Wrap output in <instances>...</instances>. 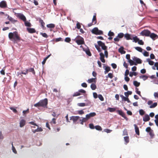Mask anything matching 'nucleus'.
Returning <instances> with one entry per match:
<instances>
[{
  "mask_svg": "<svg viewBox=\"0 0 158 158\" xmlns=\"http://www.w3.org/2000/svg\"><path fill=\"white\" fill-rule=\"evenodd\" d=\"M9 39L13 41L14 43H17V41L20 40V38L18 32L15 31L13 32H10L8 35Z\"/></svg>",
  "mask_w": 158,
  "mask_h": 158,
  "instance_id": "nucleus-1",
  "label": "nucleus"
},
{
  "mask_svg": "<svg viewBox=\"0 0 158 158\" xmlns=\"http://www.w3.org/2000/svg\"><path fill=\"white\" fill-rule=\"evenodd\" d=\"M48 104V99L47 98H45L40 100L38 103L35 104L34 106L36 107H42L44 108L47 107Z\"/></svg>",
  "mask_w": 158,
  "mask_h": 158,
  "instance_id": "nucleus-2",
  "label": "nucleus"
},
{
  "mask_svg": "<svg viewBox=\"0 0 158 158\" xmlns=\"http://www.w3.org/2000/svg\"><path fill=\"white\" fill-rule=\"evenodd\" d=\"M100 56V59L101 61L103 63H105V60L104 59L105 56L107 58L108 57V52L106 50L104 51V55L102 52H100L99 54Z\"/></svg>",
  "mask_w": 158,
  "mask_h": 158,
  "instance_id": "nucleus-3",
  "label": "nucleus"
},
{
  "mask_svg": "<svg viewBox=\"0 0 158 158\" xmlns=\"http://www.w3.org/2000/svg\"><path fill=\"white\" fill-rule=\"evenodd\" d=\"M150 33L151 32L149 30H144L140 33V35L143 36H149Z\"/></svg>",
  "mask_w": 158,
  "mask_h": 158,
  "instance_id": "nucleus-4",
  "label": "nucleus"
},
{
  "mask_svg": "<svg viewBox=\"0 0 158 158\" xmlns=\"http://www.w3.org/2000/svg\"><path fill=\"white\" fill-rule=\"evenodd\" d=\"M92 33L96 35H102L103 34L102 31L99 30L97 27L94 28L92 31Z\"/></svg>",
  "mask_w": 158,
  "mask_h": 158,
  "instance_id": "nucleus-5",
  "label": "nucleus"
},
{
  "mask_svg": "<svg viewBox=\"0 0 158 158\" xmlns=\"http://www.w3.org/2000/svg\"><path fill=\"white\" fill-rule=\"evenodd\" d=\"M15 15L18 18H19L23 21H25L26 20L25 17L23 14L20 13H15Z\"/></svg>",
  "mask_w": 158,
  "mask_h": 158,
  "instance_id": "nucleus-6",
  "label": "nucleus"
},
{
  "mask_svg": "<svg viewBox=\"0 0 158 158\" xmlns=\"http://www.w3.org/2000/svg\"><path fill=\"white\" fill-rule=\"evenodd\" d=\"M153 101L152 100H149L147 104L148 105H149V107L150 108H154L156 107L157 105V102H154L153 104Z\"/></svg>",
  "mask_w": 158,
  "mask_h": 158,
  "instance_id": "nucleus-7",
  "label": "nucleus"
},
{
  "mask_svg": "<svg viewBox=\"0 0 158 158\" xmlns=\"http://www.w3.org/2000/svg\"><path fill=\"white\" fill-rule=\"evenodd\" d=\"M98 45L99 47H101L102 49L104 51L106 50L107 47L105 46L104 43L102 42L101 41H98L97 42Z\"/></svg>",
  "mask_w": 158,
  "mask_h": 158,
  "instance_id": "nucleus-8",
  "label": "nucleus"
},
{
  "mask_svg": "<svg viewBox=\"0 0 158 158\" xmlns=\"http://www.w3.org/2000/svg\"><path fill=\"white\" fill-rule=\"evenodd\" d=\"M116 112L118 113L121 116L123 117L127 121L128 120V118L126 116L125 114L121 110H117Z\"/></svg>",
  "mask_w": 158,
  "mask_h": 158,
  "instance_id": "nucleus-9",
  "label": "nucleus"
},
{
  "mask_svg": "<svg viewBox=\"0 0 158 158\" xmlns=\"http://www.w3.org/2000/svg\"><path fill=\"white\" fill-rule=\"evenodd\" d=\"M75 41L78 45L82 44L84 43V39L82 37H81L79 39L75 40Z\"/></svg>",
  "mask_w": 158,
  "mask_h": 158,
  "instance_id": "nucleus-10",
  "label": "nucleus"
},
{
  "mask_svg": "<svg viewBox=\"0 0 158 158\" xmlns=\"http://www.w3.org/2000/svg\"><path fill=\"white\" fill-rule=\"evenodd\" d=\"M7 5L6 2L5 1H2L0 2V7L1 8L7 7Z\"/></svg>",
  "mask_w": 158,
  "mask_h": 158,
  "instance_id": "nucleus-11",
  "label": "nucleus"
},
{
  "mask_svg": "<svg viewBox=\"0 0 158 158\" xmlns=\"http://www.w3.org/2000/svg\"><path fill=\"white\" fill-rule=\"evenodd\" d=\"M132 59L133 61L136 62V64H141L142 63V60L141 59L136 57L134 56L132 57Z\"/></svg>",
  "mask_w": 158,
  "mask_h": 158,
  "instance_id": "nucleus-12",
  "label": "nucleus"
},
{
  "mask_svg": "<svg viewBox=\"0 0 158 158\" xmlns=\"http://www.w3.org/2000/svg\"><path fill=\"white\" fill-rule=\"evenodd\" d=\"M80 118L79 116H72L70 117V120H72L73 123L76 122Z\"/></svg>",
  "mask_w": 158,
  "mask_h": 158,
  "instance_id": "nucleus-13",
  "label": "nucleus"
},
{
  "mask_svg": "<svg viewBox=\"0 0 158 158\" xmlns=\"http://www.w3.org/2000/svg\"><path fill=\"white\" fill-rule=\"evenodd\" d=\"M96 115V113L95 112L90 113L89 114H87L86 115L87 118L89 119L90 118L93 117Z\"/></svg>",
  "mask_w": 158,
  "mask_h": 158,
  "instance_id": "nucleus-14",
  "label": "nucleus"
},
{
  "mask_svg": "<svg viewBox=\"0 0 158 158\" xmlns=\"http://www.w3.org/2000/svg\"><path fill=\"white\" fill-rule=\"evenodd\" d=\"M149 36L153 40H154L156 38H158V35L154 33H150Z\"/></svg>",
  "mask_w": 158,
  "mask_h": 158,
  "instance_id": "nucleus-15",
  "label": "nucleus"
},
{
  "mask_svg": "<svg viewBox=\"0 0 158 158\" xmlns=\"http://www.w3.org/2000/svg\"><path fill=\"white\" fill-rule=\"evenodd\" d=\"M132 35L128 33H127L124 35V37L127 40H132Z\"/></svg>",
  "mask_w": 158,
  "mask_h": 158,
  "instance_id": "nucleus-16",
  "label": "nucleus"
},
{
  "mask_svg": "<svg viewBox=\"0 0 158 158\" xmlns=\"http://www.w3.org/2000/svg\"><path fill=\"white\" fill-rule=\"evenodd\" d=\"M120 97L123 100H124L125 101H127L128 103L130 102V101L128 98V97H125L123 95H120Z\"/></svg>",
  "mask_w": 158,
  "mask_h": 158,
  "instance_id": "nucleus-17",
  "label": "nucleus"
},
{
  "mask_svg": "<svg viewBox=\"0 0 158 158\" xmlns=\"http://www.w3.org/2000/svg\"><path fill=\"white\" fill-rule=\"evenodd\" d=\"M150 119V118L149 116L147 114H146L143 118V120L144 122H147Z\"/></svg>",
  "mask_w": 158,
  "mask_h": 158,
  "instance_id": "nucleus-18",
  "label": "nucleus"
},
{
  "mask_svg": "<svg viewBox=\"0 0 158 158\" xmlns=\"http://www.w3.org/2000/svg\"><path fill=\"white\" fill-rule=\"evenodd\" d=\"M37 127H38L36 129H35V130H32V132L33 133H35V132H41V131H42L43 129L41 127H38V126Z\"/></svg>",
  "mask_w": 158,
  "mask_h": 158,
  "instance_id": "nucleus-19",
  "label": "nucleus"
},
{
  "mask_svg": "<svg viewBox=\"0 0 158 158\" xmlns=\"http://www.w3.org/2000/svg\"><path fill=\"white\" fill-rule=\"evenodd\" d=\"M26 121L22 119L19 123V126L21 127H23L25 124Z\"/></svg>",
  "mask_w": 158,
  "mask_h": 158,
  "instance_id": "nucleus-20",
  "label": "nucleus"
},
{
  "mask_svg": "<svg viewBox=\"0 0 158 158\" xmlns=\"http://www.w3.org/2000/svg\"><path fill=\"white\" fill-rule=\"evenodd\" d=\"M27 29L29 33H33L35 32V30L34 28H27Z\"/></svg>",
  "mask_w": 158,
  "mask_h": 158,
  "instance_id": "nucleus-21",
  "label": "nucleus"
},
{
  "mask_svg": "<svg viewBox=\"0 0 158 158\" xmlns=\"http://www.w3.org/2000/svg\"><path fill=\"white\" fill-rule=\"evenodd\" d=\"M134 126L135 127V132L136 134L137 135H139V128L137 127V126L135 124H134Z\"/></svg>",
  "mask_w": 158,
  "mask_h": 158,
  "instance_id": "nucleus-22",
  "label": "nucleus"
},
{
  "mask_svg": "<svg viewBox=\"0 0 158 158\" xmlns=\"http://www.w3.org/2000/svg\"><path fill=\"white\" fill-rule=\"evenodd\" d=\"M7 19H8L10 21H11L13 23H15V22L17 21V20L13 19L11 17L8 15L7 17Z\"/></svg>",
  "mask_w": 158,
  "mask_h": 158,
  "instance_id": "nucleus-23",
  "label": "nucleus"
},
{
  "mask_svg": "<svg viewBox=\"0 0 158 158\" xmlns=\"http://www.w3.org/2000/svg\"><path fill=\"white\" fill-rule=\"evenodd\" d=\"M124 48L123 47H121L118 49V52L121 54H124L126 53V52L124 50Z\"/></svg>",
  "mask_w": 158,
  "mask_h": 158,
  "instance_id": "nucleus-24",
  "label": "nucleus"
},
{
  "mask_svg": "<svg viewBox=\"0 0 158 158\" xmlns=\"http://www.w3.org/2000/svg\"><path fill=\"white\" fill-rule=\"evenodd\" d=\"M146 61L148 62L149 64L150 65H152L154 64V62L153 61L151 60L149 58L147 59Z\"/></svg>",
  "mask_w": 158,
  "mask_h": 158,
  "instance_id": "nucleus-25",
  "label": "nucleus"
},
{
  "mask_svg": "<svg viewBox=\"0 0 158 158\" xmlns=\"http://www.w3.org/2000/svg\"><path fill=\"white\" fill-rule=\"evenodd\" d=\"M95 79L96 78H92L91 79H88L87 81L89 83H91L93 82H95L96 81H95Z\"/></svg>",
  "mask_w": 158,
  "mask_h": 158,
  "instance_id": "nucleus-26",
  "label": "nucleus"
},
{
  "mask_svg": "<svg viewBox=\"0 0 158 158\" xmlns=\"http://www.w3.org/2000/svg\"><path fill=\"white\" fill-rule=\"evenodd\" d=\"M132 39H133V42H134L135 43L137 42L139 40V39L137 37V36H135L134 37H132Z\"/></svg>",
  "mask_w": 158,
  "mask_h": 158,
  "instance_id": "nucleus-27",
  "label": "nucleus"
},
{
  "mask_svg": "<svg viewBox=\"0 0 158 158\" xmlns=\"http://www.w3.org/2000/svg\"><path fill=\"white\" fill-rule=\"evenodd\" d=\"M51 54H50L49 55H48L47 57H45L44 59V60L42 62V63L43 65H44L45 64V63L46 62V61L47 59L50 56Z\"/></svg>",
  "mask_w": 158,
  "mask_h": 158,
  "instance_id": "nucleus-28",
  "label": "nucleus"
},
{
  "mask_svg": "<svg viewBox=\"0 0 158 158\" xmlns=\"http://www.w3.org/2000/svg\"><path fill=\"white\" fill-rule=\"evenodd\" d=\"M47 27L49 28H53L55 27V25L53 23H50L47 25Z\"/></svg>",
  "mask_w": 158,
  "mask_h": 158,
  "instance_id": "nucleus-29",
  "label": "nucleus"
},
{
  "mask_svg": "<svg viewBox=\"0 0 158 158\" xmlns=\"http://www.w3.org/2000/svg\"><path fill=\"white\" fill-rule=\"evenodd\" d=\"M132 92L131 91H128L127 92L124 93V95L126 97H128L129 95L132 94Z\"/></svg>",
  "mask_w": 158,
  "mask_h": 158,
  "instance_id": "nucleus-30",
  "label": "nucleus"
},
{
  "mask_svg": "<svg viewBox=\"0 0 158 158\" xmlns=\"http://www.w3.org/2000/svg\"><path fill=\"white\" fill-rule=\"evenodd\" d=\"M92 22H94V24H95L97 23V20L96 19V14L94 13V15L93 16L92 19Z\"/></svg>",
  "mask_w": 158,
  "mask_h": 158,
  "instance_id": "nucleus-31",
  "label": "nucleus"
},
{
  "mask_svg": "<svg viewBox=\"0 0 158 158\" xmlns=\"http://www.w3.org/2000/svg\"><path fill=\"white\" fill-rule=\"evenodd\" d=\"M135 49L138 51L142 52L143 51V49L140 47H135Z\"/></svg>",
  "mask_w": 158,
  "mask_h": 158,
  "instance_id": "nucleus-32",
  "label": "nucleus"
},
{
  "mask_svg": "<svg viewBox=\"0 0 158 158\" xmlns=\"http://www.w3.org/2000/svg\"><path fill=\"white\" fill-rule=\"evenodd\" d=\"M28 72H31L34 74H35V73L34 69L33 68H31L30 69H27Z\"/></svg>",
  "mask_w": 158,
  "mask_h": 158,
  "instance_id": "nucleus-33",
  "label": "nucleus"
},
{
  "mask_svg": "<svg viewBox=\"0 0 158 158\" xmlns=\"http://www.w3.org/2000/svg\"><path fill=\"white\" fill-rule=\"evenodd\" d=\"M39 22L40 23V24H41L42 28H44V27L45 23L43 21V20L41 19H39Z\"/></svg>",
  "mask_w": 158,
  "mask_h": 158,
  "instance_id": "nucleus-34",
  "label": "nucleus"
},
{
  "mask_svg": "<svg viewBox=\"0 0 158 158\" xmlns=\"http://www.w3.org/2000/svg\"><path fill=\"white\" fill-rule=\"evenodd\" d=\"M107 110L109 111L110 112H114L116 110V109L114 108L109 107Z\"/></svg>",
  "mask_w": 158,
  "mask_h": 158,
  "instance_id": "nucleus-35",
  "label": "nucleus"
},
{
  "mask_svg": "<svg viewBox=\"0 0 158 158\" xmlns=\"http://www.w3.org/2000/svg\"><path fill=\"white\" fill-rule=\"evenodd\" d=\"M156 119L155 120V122L156 125L158 126V114L155 116Z\"/></svg>",
  "mask_w": 158,
  "mask_h": 158,
  "instance_id": "nucleus-36",
  "label": "nucleus"
},
{
  "mask_svg": "<svg viewBox=\"0 0 158 158\" xmlns=\"http://www.w3.org/2000/svg\"><path fill=\"white\" fill-rule=\"evenodd\" d=\"M139 78H140L143 79V81H145L148 79V76H147L146 75H143L140 76Z\"/></svg>",
  "mask_w": 158,
  "mask_h": 158,
  "instance_id": "nucleus-37",
  "label": "nucleus"
},
{
  "mask_svg": "<svg viewBox=\"0 0 158 158\" xmlns=\"http://www.w3.org/2000/svg\"><path fill=\"white\" fill-rule=\"evenodd\" d=\"M124 141L126 143V144H127L129 142V138L128 136H126L124 137Z\"/></svg>",
  "mask_w": 158,
  "mask_h": 158,
  "instance_id": "nucleus-38",
  "label": "nucleus"
},
{
  "mask_svg": "<svg viewBox=\"0 0 158 158\" xmlns=\"http://www.w3.org/2000/svg\"><path fill=\"white\" fill-rule=\"evenodd\" d=\"M24 22L25 25V26L28 27H30L31 26V24L30 22L26 21V20Z\"/></svg>",
  "mask_w": 158,
  "mask_h": 158,
  "instance_id": "nucleus-39",
  "label": "nucleus"
},
{
  "mask_svg": "<svg viewBox=\"0 0 158 158\" xmlns=\"http://www.w3.org/2000/svg\"><path fill=\"white\" fill-rule=\"evenodd\" d=\"M90 87L92 90H94L96 88V86L94 84L92 83Z\"/></svg>",
  "mask_w": 158,
  "mask_h": 158,
  "instance_id": "nucleus-40",
  "label": "nucleus"
},
{
  "mask_svg": "<svg viewBox=\"0 0 158 158\" xmlns=\"http://www.w3.org/2000/svg\"><path fill=\"white\" fill-rule=\"evenodd\" d=\"M128 62L130 63V65L131 66L133 65L134 64L135 65H136V64L135 63L133 60H128Z\"/></svg>",
  "mask_w": 158,
  "mask_h": 158,
  "instance_id": "nucleus-41",
  "label": "nucleus"
},
{
  "mask_svg": "<svg viewBox=\"0 0 158 158\" xmlns=\"http://www.w3.org/2000/svg\"><path fill=\"white\" fill-rule=\"evenodd\" d=\"M140 84L139 82L137 81H134L133 82V85L136 87H138L139 85Z\"/></svg>",
  "mask_w": 158,
  "mask_h": 158,
  "instance_id": "nucleus-42",
  "label": "nucleus"
},
{
  "mask_svg": "<svg viewBox=\"0 0 158 158\" xmlns=\"http://www.w3.org/2000/svg\"><path fill=\"white\" fill-rule=\"evenodd\" d=\"M139 114L140 115L142 116L145 113V112L143 109H140L139 110Z\"/></svg>",
  "mask_w": 158,
  "mask_h": 158,
  "instance_id": "nucleus-43",
  "label": "nucleus"
},
{
  "mask_svg": "<svg viewBox=\"0 0 158 158\" xmlns=\"http://www.w3.org/2000/svg\"><path fill=\"white\" fill-rule=\"evenodd\" d=\"M95 128L98 131H101L102 130V127L99 125H97L95 127Z\"/></svg>",
  "mask_w": 158,
  "mask_h": 158,
  "instance_id": "nucleus-44",
  "label": "nucleus"
},
{
  "mask_svg": "<svg viewBox=\"0 0 158 158\" xmlns=\"http://www.w3.org/2000/svg\"><path fill=\"white\" fill-rule=\"evenodd\" d=\"M105 71L104 72L106 74L110 70V68L109 67H106L105 68Z\"/></svg>",
  "mask_w": 158,
  "mask_h": 158,
  "instance_id": "nucleus-45",
  "label": "nucleus"
},
{
  "mask_svg": "<svg viewBox=\"0 0 158 158\" xmlns=\"http://www.w3.org/2000/svg\"><path fill=\"white\" fill-rule=\"evenodd\" d=\"M124 35V34L123 33H118V35L117 36L118 37V38H119H119H122L123 37V36Z\"/></svg>",
  "mask_w": 158,
  "mask_h": 158,
  "instance_id": "nucleus-46",
  "label": "nucleus"
},
{
  "mask_svg": "<svg viewBox=\"0 0 158 158\" xmlns=\"http://www.w3.org/2000/svg\"><path fill=\"white\" fill-rule=\"evenodd\" d=\"M95 48L97 49L98 50V52H100L101 51V49L100 48V47L98 45H97V44H95Z\"/></svg>",
  "mask_w": 158,
  "mask_h": 158,
  "instance_id": "nucleus-47",
  "label": "nucleus"
},
{
  "mask_svg": "<svg viewBox=\"0 0 158 158\" xmlns=\"http://www.w3.org/2000/svg\"><path fill=\"white\" fill-rule=\"evenodd\" d=\"M143 56H148L149 55V52L144 50V52L142 53Z\"/></svg>",
  "mask_w": 158,
  "mask_h": 158,
  "instance_id": "nucleus-48",
  "label": "nucleus"
},
{
  "mask_svg": "<svg viewBox=\"0 0 158 158\" xmlns=\"http://www.w3.org/2000/svg\"><path fill=\"white\" fill-rule=\"evenodd\" d=\"M137 75V73L136 72H130V73L129 74V76L131 77H132L133 75L136 76Z\"/></svg>",
  "mask_w": 158,
  "mask_h": 158,
  "instance_id": "nucleus-49",
  "label": "nucleus"
},
{
  "mask_svg": "<svg viewBox=\"0 0 158 158\" xmlns=\"http://www.w3.org/2000/svg\"><path fill=\"white\" fill-rule=\"evenodd\" d=\"M12 148L13 152L15 154H16L17 153V151L16 150L15 148L14 147L13 143H12Z\"/></svg>",
  "mask_w": 158,
  "mask_h": 158,
  "instance_id": "nucleus-50",
  "label": "nucleus"
},
{
  "mask_svg": "<svg viewBox=\"0 0 158 158\" xmlns=\"http://www.w3.org/2000/svg\"><path fill=\"white\" fill-rule=\"evenodd\" d=\"M81 95V94L79 92V91L78 92H77L75 93L73 95V97H75L79 96Z\"/></svg>",
  "mask_w": 158,
  "mask_h": 158,
  "instance_id": "nucleus-51",
  "label": "nucleus"
},
{
  "mask_svg": "<svg viewBox=\"0 0 158 158\" xmlns=\"http://www.w3.org/2000/svg\"><path fill=\"white\" fill-rule=\"evenodd\" d=\"M108 77L110 78L111 79L113 77V76L112 74L111 73H109L108 74V75L106 76V78H108Z\"/></svg>",
  "mask_w": 158,
  "mask_h": 158,
  "instance_id": "nucleus-52",
  "label": "nucleus"
},
{
  "mask_svg": "<svg viewBox=\"0 0 158 158\" xmlns=\"http://www.w3.org/2000/svg\"><path fill=\"white\" fill-rule=\"evenodd\" d=\"M98 97L99 99L101 101H102L104 100V98L101 94H99L98 96Z\"/></svg>",
  "mask_w": 158,
  "mask_h": 158,
  "instance_id": "nucleus-53",
  "label": "nucleus"
},
{
  "mask_svg": "<svg viewBox=\"0 0 158 158\" xmlns=\"http://www.w3.org/2000/svg\"><path fill=\"white\" fill-rule=\"evenodd\" d=\"M84 113V111L81 110H80L77 111V113H75V114H82Z\"/></svg>",
  "mask_w": 158,
  "mask_h": 158,
  "instance_id": "nucleus-54",
  "label": "nucleus"
},
{
  "mask_svg": "<svg viewBox=\"0 0 158 158\" xmlns=\"http://www.w3.org/2000/svg\"><path fill=\"white\" fill-rule=\"evenodd\" d=\"M56 119L55 118H53L52 119V121H51L50 123L51 124H56Z\"/></svg>",
  "mask_w": 158,
  "mask_h": 158,
  "instance_id": "nucleus-55",
  "label": "nucleus"
},
{
  "mask_svg": "<svg viewBox=\"0 0 158 158\" xmlns=\"http://www.w3.org/2000/svg\"><path fill=\"white\" fill-rule=\"evenodd\" d=\"M78 106H79L82 107L85 106V104L84 103H78Z\"/></svg>",
  "mask_w": 158,
  "mask_h": 158,
  "instance_id": "nucleus-56",
  "label": "nucleus"
},
{
  "mask_svg": "<svg viewBox=\"0 0 158 158\" xmlns=\"http://www.w3.org/2000/svg\"><path fill=\"white\" fill-rule=\"evenodd\" d=\"M89 128L92 129L95 128V127L93 124L90 123L89 125Z\"/></svg>",
  "mask_w": 158,
  "mask_h": 158,
  "instance_id": "nucleus-57",
  "label": "nucleus"
},
{
  "mask_svg": "<svg viewBox=\"0 0 158 158\" xmlns=\"http://www.w3.org/2000/svg\"><path fill=\"white\" fill-rule=\"evenodd\" d=\"M114 35V33L113 32L111 31H110L108 33V35L109 36H113Z\"/></svg>",
  "mask_w": 158,
  "mask_h": 158,
  "instance_id": "nucleus-58",
  "label": "nucleus"
},
{
  "mask_svg": "<svg viewBox=\"0 0 158 158\" xmlns=\"http://www.w3.org/2000/svg\"><path fill=\"white\" fill-rule=\"evenodd\" d=\"M41 34L42 35L43 37H44L45 38H47L48 37V36L45 33H41Z\"/></svg>",
  "mask_w": 158,
  "mask_h": 158,
  "instance_id": "nucleus-59",
  "label": "nucleus"
},
{
  "mask_svg": "<svg viewBox=\"0 0 158 158\" xmlns=\"http://www.w3.org/2000/svg\"><path fill=\"white\" fill-rule=\"evenodd\" d=\"M10 110H12L15 113H16L17 112V110L13 107H10Z\"/></svg>",
  "mask_w": 158,
  "mask_h": 158,
  "instance_id": "nucleus-60",
  "label": "nucleus"
},
{
  "mask_svg": "<svg viewBox=\"0 0 158 158\" xmlns=\"http://www.w3.org/2000/svg\"><path fill=\"white\" fill-rule=\"evenodd\" d=\"M62 38L61 37H59V38H56L55 39H53V40H55L56 42H57L59 41H60L61 40Z\"/></svg>",
  "mask_w": 158,
  "mask_h": 158,
  "instance_id": "nucleus-61",
  "label": "nucleus"
},
{
  "mask_svg": "<svg viewBox=\"0 0 158 158\" xmlns=\"http://www.w3.org/2000/svg\"><path fill=\"white\" fill-rule=\"evenodd\" d=\"M81 120H82L84 122H86L88 119V118H87L86 116H85V118H83L82 119H81Z\"/></svg>",
  "mask_w": 158,
  "mask_h": 158,
  "instance_id": "nucleus-62",
  "label": "nucleus"
},
{
  "mask_svg": "<svg viewBox=\"0 0 158 158\" xmlns=\"http://www.w3.org/2000/svg\"><path fill=\"white\" fill-rule=\"evenodd\" d=\"M105 132L107 133H110L112 131V130H109V129H105L104 130Z\"/></svg>",
  "mask_w": 158,
  "mask_h": 158,
  "instance_id": "nucleus-63",
  "label": "nucleus"
},
{
  "mask_svg": "<svg viewBox=\"0 0 158 158\" xmlns=\"http://www.w3.org/2000/svg\"><path fill=\"white\" fill-rule=\"evenodd\" d=\"M154 96L155 98H158V93L155 92L154 94Z\"/></svg>",
  "mask_w": 158,
  "mask_h": 158,
  "instance_id": "nucleus-64",
  "label": "nucleus"
}]
</instances>
